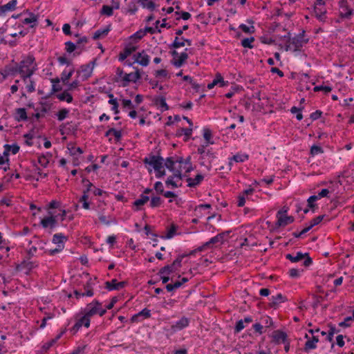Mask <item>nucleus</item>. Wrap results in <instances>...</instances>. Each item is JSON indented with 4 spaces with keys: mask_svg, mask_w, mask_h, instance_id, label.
<instances>
[{
    "mask_svg": "<svg viewBox=\"0 0 354 354\" xmlns=\"http://www.w3.org/2000/svg\"><path fill=\"white\" fill-rule=\"evenodd\" d=\"M281 39L286 41L285 50L293 52L301 51L302 47L309 41L308 38L305 37V30H302L292 38L290 37V33L288 32L287 35L281 37Z\"/></svg>",
    "mask_w": 354,
    "mask_h": 354,
    "instance_id": "nucleus-1",
    "label": "nucleus"
},
{
    "mask_svg": "<svg viewBox=\"0 0 354 354\" xmlns=\"http://www.w3.org/2000/svg\"><path fill=\"white\" fill-rule=\"evenodd\" d=\"M17 66L21 78L28 75H32L37 70L35 57L32 55H28L17 63Z\"/></svg>",
    "mask_w": 354,
    "mask_h": 354,
    "instance_id": "nucleus-2",
    "label": "nucleus"
},
{
    "mask_svg": "<svg viewBox=\"0 0 354 354\" xmlns=\"http://www.w3.org/2000/svg\"><path fill=\"white\" fill-rule=\"evenodd\" d=\"M286 258L292 263L298 262L302 259H304L303 265L305 267H308L313 263V259L309 256L308 253H302L301 252H297L296 253V255H293L292 254H287L286 255Z\"/></svg>",
    "mask_w": 354,
    "mask_h": 354,
    "instance_id": "nucleus-3",
    "label": "nucleus"
},
{
    "mask_svg": "<svg viewBox=\"0 0 354 354\" xmlns=\"http://www.w3.org/2000/svg\"><path fill=\"white\" fill-rule=\"evenodd\" d=\"M314 12L315 17L320 21H325L326 19V8L325 7V1L324 0H316L314 6Z\"/></svg>",
    "mask_w": 354,
    "mask_h": 354,
    "instance_id": "nucleus-4",
    "label": "nucleus"
},
{
    "mask_svg": "<svg viewBox=\"0 0 354 354\" xmlns=\"http://www.w3.org/2000/svg\"><path fill=\"white\" fill-rule=\"evenodd\" d=\"M12 62V64L6 65L3 69L0 71V75L2 76V79L0 80L1 82L4 81L8 76H15L19 74L17 62H15L14 60Z\"/></svg>",
    "mask_w": 354,
    "mask_h": 354,
    "instance_id": "nucleus-5",
    "label": "nucleus"
},
{
    "mask_svg": "<svg viewBox=\"0 0 354 354\" xmlns=\"http://www.w3.org/2000/svg\"><path fill=\"white\" fill-rule=\"evenodd\" d=\"M144 162L153 167L154 170H159L163 168L164 159L160 156H151L149 158H145Z\"/></svg>",
    "mask_w": 354,
    "mask_h": 354,
    "instance_id": "nucleus-6",
    "label": "nucleus"
},
{
    "mask_svg": "<svg viewBox=\"0 0 354 354\" xmlns=\"http://www.w3.org/2000/svg\"><path fill=\"white\" fill-rule=\"evenodd\" d=\"M40 224L43 228L48 229L49 233H51L57 226V221L55 216H46L41 220Z\"/></svg>",
    "mask_w": 354,
    "mask_h": 354,
    "instance_id": "nucleus-7",
    "label": "nucleus"
},
{
    "mask_svg": "<svg viewBox=\"0 0 354 354\" xmlns=\"http://www.w3.org/2000/svg\"><path fill=\"white\" fill-rule=\"evenodd\" d=\"M102 304L97 300H93L91 303L86 305L84 308V315L88 318L96 315L99 307H101Z\"/></svg>",
    "mask_w": 354,
    "mask_h": 354,
    "instance_id": "nucleus-8",
    "label": "nucleus"
},
{
    "mask_svg": "<svg viewBox=\"0 0 354 354\" xmlns=\"http://www.w3.org/2000/svg\"><path fill=\"white\" fill-rule=\"evenodd\" d=\"M339 15L342 18H350L353 15V10L348 4L347 0H340L339 1Z\"/></svg>",
    "mask_w": 354,
    "mask_h": 354,
    "instance_id": "nucleus-9",
    "label": "nucleus"
},
{
    "mask_svg": "<svg viewBox=\"0 0 354 354\" xmlns=\"http://www.w3.org/2000/svg\"><path fill=\"white\" fill-rule=\"evenodd\" d=\"M135 62L139 64L142 66H148L150 60V57L147 54L146 51L142 50L133 55Z\"/></svg>",
    "mask_w": 354,
    "mask_h": 354,
    "instance_id": "nucleus-10",
    "label": "nucleus"
},
{
    "mask_svg": "<svg viewBox=\"0 0 354 354\" xmlns=\"http://www.w3.org/2000/svg\"><path fill=\"white\" fill-rule=\"evenodd\" d=\"M141 77L139 69H136L135 73H130L124 75L123 86H127L130 82H136Z\"/></svg>",
    "mask_w": 354,
    "mask_h": 354,
    "instance_id": "nucleus-11",
    "label": "nucleus"
},
{
    "mask_svg": "<svg viewBox=\"0 0 354 354\" xmlns=\"http://www.w3.org/2000/svg\"><path fill=\"white\" fill-rule=\"evenodd\" d=\"M95 61L90 62L87 64L82 65L81 66V73L82 74L83 80H87L89 77H91L93 69L95 65Z\"/></svg>",
    "mask_w": 354,
    "mask_h": 354,
    "instance_id": "nucleus-12",
    "label": "nucleus"
},
{
    "mask_svg": "<svg viewBox=\"0 0 354 354\" xmlns=\"http://www.w3.org/2000/svg\"><path fill=\"white\" fill-rule=\"evenodd\" d=\"M189 324V319L186 317H183L180 320L176 322L174 324L171 326V329L174 332H176L178 330H183V328L187 327Z\"/></svg>",
    "mask_w": 354,
    "mask_h": 354,
    "instance_id": "nucleus-13",
    "label": "nucleus"
},
{
    "mask_svg": "<svg viewBox=\"0 0 354 354\" xmlns=\"http://www.w3.org/2000/svg\"><path fill=\"white\" fill-rule=\"evenodd\" d=\"M32 75L24 76L21 77L22 81L26 84V91L29 93H33L35 91L36 83L32 78Z\"/></svg>",
    "mask_w": 354,
    "mask_h": 354,
    "instance_id": "nucleus-14",
    "label": "nucleus"
},
{
    "mask_svg": "<svg viewBox=\"0 0 354 354\" xmlns=\"http://www.w3.org/2000/svg\"><path fill=\"white\" fill-rule=\"evenodd\" d=\"M216 158V156L211 151L208 150L205 151V155L201 156V159L203 160V162H201L202 165L206 166L208 170H210L212 168L211 162Z\"/></svg>",
    "mask_w": 354,
    "mask_h": 354,
    "instance_id": "nucleus-15",
    "label": "nucleus"
},
{
    "mask_svg": "<svg viewBox=\"0 0 354 354\" xmlns=\"http://www.w3.org/2000/svg\"><path fill=\"white\" fill-rule=\"evenodd\" d=\"M287 298L281 293H278L276 295H272L270 298V302L269 304L270 307L276 308L280 304L286 301Z\"/></svg>",
    "mask_w": 354,
    "mask_h": 354,
    "instance_id": "nucleus-16",
    "label": "nucleus"
},
{
    "mask_svg": "<svg viewBox=\"0 0 354 354\" xmlns=\"http://www.w3.org/2000/svg\"><path fill=\"white\" fill-rule=\"evenodd\" d=\"M272 337L275 344L286 343L288 339L287 334L280 330H274Z\"/></svg>",
    "mask_w": 354,
    "mask_h": 354,
    "instance_id": "nucleus-17",
    "label": "nucleus"
},
{
    "mask_svg": "<svg viewBox=\"0 0 354 354\" xmlns=\"http://www.w3.org/2000/svg\"><path fill=\"white\" fill-rule=\"evenodd\" d=\"M82 326L86 328H88L90 326V318L85 315L76 322L72 328V330L76 333Z\"/></svg>",
    "mask_w": 354,
    "mask_h": 354,
    "instance_id": "nucleus-18",
    "label": "nucleus"
},
{
    "mask_svg": "<svg viewBox=\"0 0 354 354\" xmlns=\"http://www.w3.org/2000/svg\"><path fill=\"white\" fill-rule=\"evenodd\" d=\"M126 282L121 281L118 282L117 279H114L110 281H106L105 283V287L109 290H120L125 286Z\"/></svg>",
    "mask_w": 354,
    "mask_h": 354,
    "instance_id": "nucleus-19",
    "label": "nucleus"
},
{
    "mask_svg": "<svg viewBox=\"0 0 354 354\" xmlns=\"http://www.w3.org/2000/svg\"><path fill=\"white\" fill-rule=\"evenodd\" d=\"M142 317L143 319H147L151 317V310L148 308H144L137 314L133 315L131 318V322H140V317Z\"/></svg>",
    "mask_w": 354,
    "mask_h": 354,
    "instance_id": "nucleus-20",
    "label": "nucleus"
},
{
    "mask_svg": "<svg viewBox=\"0 0 354 354\" xmlns=\"http://www.w3.org/2000/svg\"><path fill=\"white\" fill-rule=\"evenodd\" d=\"M277 218L278 220L276 223V225H277L278 227L286 226L287 225L293 223L295 220L293 216L286 215L278 216Z\"/></svg>",
    "mask_w": 354,
    "mask_h": 354,
    "instance_id": "nucleus-21",
    "label": "nucleus"
},
{
    "mask_svg": "<svg viewBox=\"0 0 354 354\" xmlns=\"http://www.w3.org/2000/svg\"><path fill=\"white\" fill-rule=\"evenodd\" d=\"M319 342V338L317 336H313L311 339H308L304 345V350L305 352H308L310 350L317 348V343Z\"/></svg>",
    "mask_w": 354,
    "mask_h": 354,
    "instance_id": "nucleus-22",
    "label": "nucleus"
},
{
    "mask_svg": "<svg viewBox=\"0 0 354 354\" xmlns=\"http://www.w3.org/2000/svg\"><path fill=\"white\" fill-rule=\"evenodd\" d=\"M188 59V54L185 52H183L180 53V55H178V59H173L171 60V64L179 68L183 65V64L186 62V60Z\"/></svg>",
    "mask_w": 354,
    "mask_h": 354,
    "instance_id": "nucleus-23",
    "label": "nucleus"
},
{
    "mask_svg": "<svg viewBox=\"0 0 354 354\" xmlns=\"http://www.w3.org/2000/svg\"><path fill=\"white\" fill-rule=\"evenodd\" d=\"M136 46H127L124 48V50L120 53L119 54V61H124L127 57H129L131 53L136 50Z\"/></svg>",
    "mask_w": 354,
    "mask_h": 354,
    "instance_id": "nucleus-24",
    "label": "nucleus"
},
{
    "mask_svg": "<svg viewBox=\"0 0 354 354\" xmlns=\"http://www.w3.org/2000/svg\"><path fill=\"white\" fill-rule=\"evenodd\" d=\"M28 15L29 17H26L25 18L24 20H23V24H30V28H35L37 26V20H38V17L37 15H35L34 13L32 12H29L28 13Z\"/></svg>",
    "mask_w": 354,
    "mask_h": 354,
    "instance_id": "nucleus-25",
    "label": "nucleus"
},
{
    "mask_svg": "<svg viewBox=\"0 0 354 354\" xmlns=\"http://www.w3.org/2000/svg\"><path fill=\"white\" fill-rule=\"evenodd\" d=\"M17 3V0H11L8 3L0 6V12L5 13L8 11L15 10Z\"/></svg>",
    "mask_w": 354,
    "mask_h": 354,
    "instance_id": "nucleus-26",
    "label": "nucleus"
},
{
    "mask_svg": "<svg viewBox=\"0 0 354 354\" xmlns=\"http://www.w3.org/2000/svg\"><path fill=\"white\" fill-rule=\"evenodd\" d=\"M204 176L202 174H197L194 178H188L187 182L188 183L187 186L189 187H194L199 185L203 180Z\"/></svg>",
    "mask_w": 354,
    "mask_h": 354,
    "instance_id": "nucleus-27",
    "label": "nucleus"
},
{
    "mask_svg": "<svg viewBox=\"0 0 354 354\" xmlns=\"http://www.w3.org/2000/svg\"><path fill=\"white\" fill-rule=\"evenodd\" d=\"M174 157L175 158V160H177L176 164H178V167L181 166V167H182L183 165H188L189 167H187L185 169V171L189 172L192 169L191 163H190V158L189 157L187 158L186 160H184L183 157H178V156H174Z\"/></svg>",
    "mask_w": 354,
    "mask_h": 354,
    "instance_id": "nucleus-28",
    "label": "nucleus"
},
{
    "mask_svg": "<svg viewBox=\"0 0 354 354\" xmlns=\"http://www.w3.org/2000/svg\"><path fill=\"white\" fill-rule=\"evenodd\" d=\"M176 161L177 160H175L174 157H173V156L168 157V158H166V160L165 161V166L169 171L174 172L178 168V167H176Z\"/></svg>",
    "mask_w": 354,
    "mask_h": 354,
    "instance_id": "nucleus-29",
    "label": "nucleus"
},
{
    "mask_svg": "<svg viewBox=\"0 0 354 354\" xmlns=\"http://www.w3.org/2000/svg\"><path fill=\"white\" fill-rule=\"evenodd\" d=\"M110 30V26H107L103 29H99L94 32L93 39L96 40L100 39V37H105L108 35Z\"/></svg>",
    "mask_w": 354,
    "mask_h": 354,
    "instance_id": "nucleus-30",
    "label": "nucleus"
},
{
    "mask_svg": "<svg viewBox=\"0 0 354 354\" xmlns=\"http://www.w3.org/2000/svg\"><path fill=\"white\" fill-rule=\"evenodd\" d=\"M88 39L86 37H82L78 39L76 42L78 51H76L75 54L80 55L84 50V46L88 43Z\"/></svg>",
    "mask_w": 354,
    "mask_h": 354,
    "instance_id": "nucleus-31",
    "label": "nucleus"
},
{
    "mask_svg": "<svg viewBox=\"0 0 354 354\" xmlns=\"http://www.w3.org/2000/svg\"><path fill=\"white\" fill-rule=\"evenodd\" d=\"M248 156L246 154H236L233 156L229 161V169H231V167L232 165V160L236 162H243L245 160H248Z\"/></svg>",
    "mask_w": 354,
    "mask_h": 354,
    "instance_id": "nucleus-32",
    "label": "nucleus"
},
{
    "mask_svg": "<svg viewBox=\"0 0 354 354\" xmlns=\"http://www.w3.org/2000/svg\"><path fill=\"white\" fill-rule=\"evenodd\" d=\"M149 200V197L145 194H141L140 198L133 202V205L136 207V210H140V207L144 205Z\"/></svg>",
    "mask_w": 354,
    "mask_h": 354,
    "instance_id": "nucleus-33",
    "label": "nucleus"
},
{
    "mask_svg": "<svg viewBox=\"0 0 354 354\" xmlns=\"http://www.w3.org/2000/svg\"><path fill=\"white\" fill-rule=\"evenodd\" d=\"M4 147L5 151L3 152V154L5 156H8L9 151H11L12 154L15 155L19 152L20 149L19 146L17 144H13L12 145L6 144L5 145Z\"/></svg>",
    "mask_w": 354,
    "mask_h": 354,
    "instance_id": "nucleus-34",
    "label": "nucleus"
},
{
    "mask_svg": "<svg viewBox=\"0 0 354 354\" xmlns=\"http://www.w3.org/2000/svg\"><path fill=\"white\" fill-rule=\"evenodd\" d=\"M155 104L162 108V111L169 109V106L166 103V99L164 96L158 97L154 100Z\"/></svg>",
    "mask_w": 354,
    "mask_h": 354,
    "instance_id": "nucleus-35",
    "label": "nucleus"
},
{
    "mask_svg": "<svg viewBox=\"0 0 354 354\" xmlns=\"http://www.w3.org/2000/svg\"><path fill=\"white\" fill-rule=\"evenodd\" d=\"M192 133V128H180L176 131V136L178 137L181 136L182 135H185L186 137L185 140L191 136Z\"/></svg>",
    "mask_w": 354,
    "mask_h": 354,
    "instance_id": "nucleus-36",
    "label": "nucleus"
},
{
    "mask_svg": "<svg viewBox=\"0 0 354 354\" xmlns=\"http://www.w3.org/2000/svg\"><path fill=\"white\" fill-rule=\"evenodd\" d=\"M15 119L17 121H25L28 119L26 111L24 108H19L16 109Z\"/></svg>",
    "mask_w": 354,
    "mask_h": 354,
    "instance_id": "nucleus-37",
    "label": "nucleus"
},
{
    "mask_svg": "<svg viewBox=\"0 0 354 354\" xmlns=\"http://www.w3.org/2000/svg\"><path fill=\"white\" fill-rule=\"evenodd\" d=\"M67 241V237L62 233L55 234L53 237V243L58 245H64V242Z\"/></svg>",
    "mask_w": 354,
    "mask_h": 354,
    "instance_id": "nucleus-38",
    "label": "nucleus"
},
{
    "mask_svg": "<svg viewBox=\"0 0 354 354\" xmlns=\"http://www.w3.org/2000/svg\"><path fill=\"white\" fill-rule=\"evenodd\" d=\"M185 45V38L176 37L173 43L169 46V48L176 49L183 47Z\"/></svg>",
    "mask_w": 354,
    "mask_h": 354,
    "instance_id": "nucleus-39",
    "label": "nucleus"
},
{
    "mask_svg": "<svg viewBox=\"0 0 354 354\" xmlns=\"http://www.w3.org/2000/svg\"><path fill=\"white\" fill-rule=\"evenodd\" d=\"M57 97L60 101H66L68 103L73 102V97L67 91H64L62 93L57 95Z\"/></svg>",
    "mask_w": 354,
    "mask_h": 354,
    "instance_id": "nucleus-40",
    "label": "nucleus"
},
{
    "mask_svg": "<svg viewBox=\"0 0 354 354\" xmlns=\"http://www.w3.org/2000/svg\"><path fill=\"white\" fill-rule=\"evenodd\" d=\"M176 270H177L173 266L172 264L167 265V266L162 267V268H160V270L158 272V274L162 275V274H166L168 275L172 272H176Z\"/></svg>",
    "mask_w": 354,
    "mask_h": 354,
    "instance_id": "nucleus-41",
    "label": "nucleus"
},
{
    "mask_svg": "<svg viewBox=\"0 0 354 354\" xmlns=\"http://www.w3.org/2000/svg\"><path fill=\"white\" fill-rule=\"evenodd\" d=\"M110 135H113L117 141H119L122 138V132L121 131H118L114 128H111L105 133V136L108 137Z\"/></svg>",
    "mask_w": 354,
    "mask_h": 354,
    "instance_id": "nucleus-42",
    "label": "nucleus"
},
{
    "mask_svg": "<svg viewBox=\"0 0 354 354\" xmlns=\"http://www.w3.org/2000/svg\"><path fill=\"white\" fill-rule=\"evenodd\" d=\"M317 200V196L315 195L310 196L307 200L308 207L312 209L313 212H315V209L317 208V205L315 203V201Z\"/></svg>",
    "mask_w": 354,
    "mask_h": 354,
    "instance_id": "nucleus-43",
    "label": "nucleus"
},
{
    "mask_svg": "<svg viewBox=\"0 0 354 354\" xmlns=\"http://www.w3.org/2000/svg\"><path fill=\"white\" fill-rule=\"evenodd\" d=\"M74 73V69H71L69 72H66L64 71L61 74V80L64 84H66L71 77L73 75Z\"/></svg>",
    "mask_w": 354,
    "mask_h": 354,
    "instance_id": "nucleus-44",
    "label": "nucleus"
},
{
    "mask_svg": "<svg viewBox=\"0 0 354 354\" xmlns=\"http://www.w3.org/2000/svg\"><path fill=\"white\" fill-rule=\"evenodd\" d=\"M68 113H69L68 109H67L66 108L60 109L57 113V117L58 120H59V121L64 120L68 116Z\"/></svg>",
    "mask_w": 354,
    "mask_h": 354,
    "instance_id": "nucleus-45",
    "label": "nucleus"
},
{
    "mask_svg": "<svg viewBox=\"0 0 354 354\" xmlns=\"http://www.w3.org/2000/svg\"><path fill=\"white\" fill-rule=\"evenodd\" d=\"M84 290L85 291L82 293V297H92L93 295V290L90 282H87L86 284L84 286Z\"/></svg>",
    "mask_w": 354,
    "mask_h": 354,
    "instance_id": "nucleus-46",
    "label": "nucleus"
},
{
    "mask_svg": "<svg viewBox=\"0 0 354 354\" xmlns=\"http://www.w3.org/2000/svg\"><path fill=\"white\" fill-rule=\"evenodd\" d=\"M162 199L159 196H153L150 201V206L153 208L157 207L161 205Z\"/></svg>",
    "mask_w": 354,
    "mask_h": 354,
    "instance_id": "nucleus-47",
    "label": "nucleus"
},
{
    "mask_svg": "<svg viewBox=\"0 0 354 354\" xmlns=\"http://www.w3.org/2000/svg\"><path fill=\"white\" fill-rule=\"evenodd\" d=\"M65 46H66L65 49H66V52L68 53H71L74 52L75 50H77V47L76 44H74L73 42H72L71 41H66L65 43Z\"/></svg>",
    "mask_w": 354,
    "mask_h": 354,
    "instance_id": "nucleus-48",
    "label": "nucleus"
},
{
    "mask_svg": "<svg viewBox=\"0 0 354 354\" xmlns=\"http://www.w3.org/2000/svg\"><path fill=\"white\" fill-rule=\"evenodd\" d=\"M325 215H319L315 218H314L310 222V225L307 226L309 227L310 230H311L314 226L318 225L319 223L322 222L323 218H324Z\"/></svg>",
    "mask_w": 354,
    "mask_h": 354,
    "instance_id": "nucleus-49",
    "label": "nucleus"
},
{
    "mask_svg": "<svg viewBox=\"0 0 354 354\" xmlns=\"http://www.w3.org/2000/svg\"><path fill=\"white\" fill-rule=\"evenodd\" d=\"M254 41V38L251 37L250 38H245L241 41V45L244 48H252L253 46L252 45V42Z\"/></svg>",
    "mask_w": 354,
    "mask_h": 354,
    "instance_id": "nucleus-50",
    "label": "nucleus"
},
{
    "mask_svg": "<svg viewBox=\"0 0 354 354\" xmlns=\"http://www.w3.org/2000/svg\"><path fill=\"white\" fill-rule=\"evenodd\" d=\"M139 2L142 5L144 8L153 10L155 8V3L152 1L149 0H139Z\"/></svg>",
    "mask_w": 354,
    "mask_h": 354,
    "instance_id": "nucleus-51",
    "label": "nucleus"
},
{
    "mask_svg": "<svg viewBox=\"0 0 354 354\" xmlns=\"http://www.w3.org/2000/svg\"><path fill=\"white\" fill-rule=\"evenodd\" d=\"M113 13V7L104 5L101 10V14L105 15L106 16H111Z\"/></svg>",
    "mask_w": 354,
    "mask_h": 354,
    "instance_id": "nucleus-52",
    "label": "nucleus"
},
{
    "mask_svg": "<svg viewBox=\"0 0 354 354\" xmlns=\"http://www.w3.org/2000/svg\"><path fill=\"white\" fill-rule=\"evenodd\" d=\"M215 82H216V84H219L221 87L225 86L228 84V82H225L223 80V77L221 75V73H216V77L214 78Z\"/></svg>",
    "mask_w": 354,
    "mask_h": 354,
    "instance_id": "nucleus-53",
    "label": "nucleus"
},
{
    "mask_svg": "<svg viewBox=\"0 0 354 354\" xmlns=\"http://www.w3.org/2000/svg\"><path fill=\"white\" fill-rule=\"evenodd\" d=\"M212 131L209 129H204L203 130V137L205 140H206V144H212V142H210V139L212 138Z\"/></svg>",
    "mask_w": 354,
    "mask_h": 354,
    "instance_id": "nucleus-54",
    "label": "nucleus"
},
{
    "mask_svg": "<svg viewBox=\"0 0 354 354\" xmlns=\"http://www.w3.org/2000/svg\"><path fill=\"white\" fill-rule=\"evenodd\" d=\"M176 15H179V17H176V20H179L180 18L183 20H188L191 17V15L188 12H178L176 11L175 12Z\"/></svg>",
    "mask_w": 354,
    "mask_h": 354,
    "instance_id": "nucleus-55",
    "label": "nucleus"
},
{
    "mask_svg": "<svg viewBox=\"0 0 354 354\" xmlns=\"http://www.w3.org/2000/svg\"><path fill=\"white\" fill-rule=\"evenodd\" d=\"M109 104H112L111 110L114 112L115 114L119 113L118 110V103L116 99H111L109 100Z\"/></svg>",
    "mask_w": 354,
    "mask_h": 354,
    "instance_id": "nucleus-56",
    "label": "nucleus"
},
{
    "mask_svg": "<svg viewBox=\"0 0 354 354\" xmlns=\"http://www.w3.org/2000/svg\"><path fill=\"white\" fill-rule=\"evenodd\" d=\"M322 91L326 93H330L332 91V88L329 86H316L314 87V91Z\"/></svg>",
    "mask_w": 354,
    "mask_h": 354,
    "instance_id": "nucleus-57",
    "label": "nucleus"
},
{
    "mask_svg": "<svg viewBox=\"0 0 354 354\" xmlns=\"http://www.w3.org/2000/svg\"><path fill=\"white\" fill-rule=\"evenodd\" d=\"M115 82H118L119 81L122 80L123 81V77L125 74L123 71V70L120 68H117L116 72H115Z\"/></svg>",
    "mask_w": 354,
    "mask_h": 354,
    "instance_id": "nucleus-58",
    "label": "nucleus"
},
{
    "mask_svg": "<svg viewBox=\"0 0 354 354\" xmlns=\"http://www.w3.org/2000/svg\"><path fill=\"white\" fill-rule=\"evenodd\" d=\"M324 152L323 149L317 145H313L310 148V153L313 156L317 155L319 153H322Z\"/></svg>",
    "mask_w": 354,
    "mask_h": 354,
    "instance_id": "nucleus-59",
    "label": "nucleus"
},
{
    "mask_svg": "<svg viewBox=\"0 0 354 354\" xmlns=\"http://www.w3.org/2000/svg\"><path fill=\"white\" fill-rule=\"evenodd\" d=\"M223 240V234H218L216 236L211 238L209 239L210 243H212L213 245L217 243H222Z\"/></svg>",
    "mask_w": 354,
    "mask_h": 354,
    "instance_id": "nucleus-60",
    "label": "nucleus"
},
{
    "mask_svg": "<svg viewBox=\"0 0 354 354\" xmlns=\"http://www.w3.org/2000/svg\"><path fill=\"white\" fill-rule=\"evenodd\" d=\"M154 189L158 194H163L165 192L163 185L161 182L158 181L154 184Z\"/></svg>",
    "mask_w": 354,
    "mask_h": 354,
    "instance_id": "nucleus-61",
    "label": "nucleus"
},
{
    "mask_svg": "<svg viewBox=\"0 0 354 354\" xmlns=\"http://www.w3.org/2000/svg\"><path fill=\"white\" fill-rule=\"evenodd\" d=\"M176 230H177L176 225H174V224L171 225V226L170 229L168 230L167 234H166L165 237L167 239L172 238L174 236V234L176 232Z\"/></svg>",
    "mask_w": 354,
    "mask_h": 354,
    "instance_id": "nucleus-62",
    "label": "nucleus"
},
{
    "mask_svg": "<svg viewBox=\"0 0 354 354\" xmlns=\"http://www.w3.org/2000/svg\"><path fill=\"white\" fill-rule=\"evenodd\" d=\"M174 177L172 176H170L167 178V180L165 181V184L167 186L171 185L172 188H177L178 186L176 184V183L174 180Z\"/></svg>",
    "mask_w": 354,
    "mask_h": 354,
    "instance_id": "nucleus-63",
    "label": "nucleus"
},
{
    "mask_svg": "<svg viewBox=\"0 0 354 354\" xmlns=\"http://www.w3.org/2000/svg\"><path fill=\"white\" fill-rule=\"evenodd\" d=\"M38 162L44 167H46L49 163L48 158L45 156L38 157Z\"/></svg>",
    "mask_w": 354,
    "mask_h": 354,
    "instance_id": "nucleus-64",
    "label": "nucleus"
}]
</instances>
